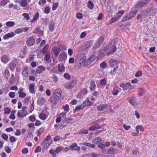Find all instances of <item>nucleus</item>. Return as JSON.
<instances>
[{"label": "nucleus", "instance_id": "obj_9", "mask_svg": "<svg viewBox=\"0 0 157 157\" xmlns=\"http://www.w3.org/2000/svg\"><path fill=\"white\" fill-rule=\"evenodd\" d=\"M67 54L66 52H62L59 54L58 59L59 61L63 62L67 58Z\"/></svg>", "mask_w": 157, "mask_h": 157}, {"label": "nucleus", "instance_id": "obj_43", "mask_svg": "<svg viewBox=\"0 0 157 157\" xmlns=\"http://www.w3.org/2000/svg\"><path fill=\"white\" fill-rule=\"evenodd\" d=\"M39 117L41 120H45L47 118V117L46 114L44 113H41L39 115Z\"/></svg>", "mask_w": 157, "mask_h": 157}, {"label": "nucleus", "instance_id": "obj_14", "mask_svg": "<svg viewBox=\"0 0 157 157\" xmlns=\"http://www.w3.org/2000/svg\"><path fill=\"white\" fill-rule=\"evenodd\" d=\"M31 67H25L22 72V74L24 76H28L29 73L28 72L31 69Z\"/></svg>", "mask_w": 157, "mask_h": 157}, {"label": "nucleus", "instance_id": "obj_5", "mask_svg": "<svg viewBox=\"0 0 157 157\" xmlns=\"http://www.w3.org/2000/svg\"><path fill=\"white\" fill-rule=\"evenodd\" d=\"M147 10L149 16H151L157 13V8L153 6L148 8Z\"/></svg>", "mask_w": 157, "mask_h": 157}, {"label": "nucleus", "instance_id": "obj_44", "mask_svg": "<svg viewBox=\"0 0 157 157\" xmlns=\"http://www.w3.org/2000/svg\"><path fill=\"white\" fill-rule=\"evenodd\" d=\"M82 145H84L86 146L90 147L92 148H94L95 147V145L94 144H91L89 143H83L81 144Z\"/></svg>", "mask_w": 157, "mask_h": 157}, {"label": "nucleus", "instance_id": "obj_30", "mask_svg": "<svg viewBox=\"0 0 157 157\" xmlns=\"http://www.w3.org/2000/svg\"><path fill=\"white\" fill-rule=\"evenodd\" d=\"M53 52L55 56L56 57H57L60 52V50L59 48L56 47H55L53 50Z\"/></svg>", "mask_w": 157, "mask_h": 157}, {"label": "nucleus", "instance_id": "obj_36", "mask_svg": "<svg viewBox=\"0 0 157 157\" xmlns=\"http://www.w3.org/2000/svg\"><path fill=\"white\" fill-rule=\"evenodd\" d=\"M130 19H131V18L130 17L128 13H127L124 17L123 18L121 21V22H124Z\"/></svg>", "mask_w": 157, "mask_h": 157}, {"label": "nucleus", "instance_id": "obj_53", "mask_svg": "<svg viewBox=\"0 0 157 157\" xmlns=\"http://www.w3.org/2000/svg\"><path fill=\"white\" fill-rule=\"evenodd\" d=\"M10 1L9 0H3L1 1L0 5L1 6H4L6 5L7 3L9 2Z\"/></svg>", "mask_w": 157, "mask_h": 157}, {"label": "nucleus", "instance_id": "obj_37", "mask_svg": "<svg viewBox=\"0 0 157 157\" xmlns=\"http://www.w3.org/2000/svg\"><path fill=\"white\" fill-rule=\"evenodd\" d=\"M87 6L89 9L92 10L94 6V4L92 2L89 1L88 2Z\"/></svg>", "mask_w": 157, "mask_h": 157}, {"label": "nucleus", "instance_id": "obj_35", "mask_svg": "<svg viewBox=\"0 0 157 157\" xmlns=\"http://www.w3.org/2000/svg\"><path fill=\"white\" fill-rule=\"evenodd\" d=\"M58 69L59 72L63 71L65 70V67L63 64H59L58 66Z\"/></svg>", "mask_w": 157, "mask_h": 157}, {"label": "nucleus", "instance_id": "obj_16", "mask_svg": "<svg viewBox=\"0 0 157 157\" xmlns=\"http://www.w3.org/2000/svg\"><path fill=\"white\" fill-rule=\"evenodd\" d=\"M110 49L107 53V55L113 54L115 53L117 50V47L116 45L111 44L110 46Z\"/></svg>", "mask_w": 157, "mask_h": 157}, {"label": "nucleus", "instance_id": "obj_17", "mask_svg": "<svg viewBox=\"0 0 157 157\" xmlns=\"http://www.w3.org/2000/svg\"><path fill=\"white\" fill-rule=\"evenodd\" d=\"M108 107V105L107 104H103L98 106L97 109L98 111L104 110Z\"/></svg>", "mask_w": 157, "mask_h": 157}, {"label": "nucleus", "instance_id": "obj_25", "mask_svg": "<svg viewBox=\"0 0 157 157\" xmlns=\"http://www.w3.org/2000/svg\"><path fill=\"white\" fill-rule=\"evenodd\" d=\"M15 35V33L13 32H10L5 34L3 38L4 40H6L10 38L13 37Z\"/></svg>", "mask_w": 157, "mask_h": 157}, {"label": "nucleus", "instance_id": "obj_45", "mask_svg": "<svg viewBox=\"0 0 157 157\" xmlns=\"http://www.w3.org/2000/svg\"><path fill=\"white\" fill-rule=\"evenodd\" d=\"M48 47H49V46L47 44L45 45L44 46V47L42 51V53L44 55L45 54V53H46V52L48 49Z\"/></svg>", "mask_w": 157, "mask_h": 157}, {"label": "nucleus", "instance_id": "obj_13", "mask_svg": "<svg viewBox=\"0 0 157 157\" xmlns=\"http://www.w3.org/2000/svg\"><path fill=\"white\" fill-rule=\"evenodd\" d=\"M62 91L60 89H56L55 91L54 94L53 96L56 98H58L61 99V98ZM62 99L63 98H62Z\"/></svg>", "mask_w": 157, "mask_h": 157}, {"label": "nucleus", "instance_id": "obj_32", "mask_svg": "<svg viewBox=\"0 0 157 157\" xmlns=\"http://www.w3.org/2000/svg\"><path fill=\"white\" fill-rule=\"evenodd\" d=\"M23 111H21V110H19L17 113V117H19L22 118L25 117L26 116V114H23Z\"/></svg>", "mask_w": 157, "mask_h": 157}, {"label": "nucleus", "instance_id": "obj_63", "mask_svg": "<svg viewBox=\"0 0 157 157\" xmlns=\"http://www.w3.org/2000/svg\"><path fill=\"white\" fill-rule=\"evenodd\" d=\"M4 76L5 78H8L10 75V74L9 71L8 70H6L4 72Z\"/></svg>", "mask_w": 157, "mask_h": 157}, {"label": "nucleus", "instance_id": "obj_51", "mask_svg": "<svg viewBox=\"0 0 157 157\" xmlns=\"http://www.w3.org/2000/svg\"><path fill=\"white\" fill-rule=\"evenodd\" d=\"M107 63L103 61L101 63L100 65V67L102 69H105L107 67Z\"/></svg>", "mask_w": 157, "mask_h": 157}, {"label": "nucleus", "instance_id": "obj_42", "mask_svg": "<svg viewBox=\"0 0 157 157\" xmlns=\"http://www.w3.org/2000/svg\"><path fill=\"white\" fill-rule=\"evenodd\" d=\"M16 64L14 62H11L10 64L9 68L10 70L13 71L15 67Z\"/></svg>", "mask_w": 157, "mask_h": 157}, {"label": "nucleus", "instance_id": "obj_29", "mask_svg": "<svg viewBox=\"0 0 157 157\" xmlns=\"http://www.w3.org/2000/svg\"><path fill=\"white\" fill-rule=\"evenodd\" d=\"M97 124V125H93L90 127L89 128V130L92 131L101 128V127L100 125H98V124Z\"/></svg>", "mask_w": 157, "mask_h": 157}, {"label": "nucleus", "instance_id": "obj_10", "mask_svg": "<svg viewBox=\"0 0 157 157\" xmlns=\"http://www.w3.org/2000/svg\"><path fill=\"white\" fill-rule=\"evenodd\" d=\"M120 86L123 88V90H126L129 88L131 86V83L130 82H128L126 83H122L120 85Z\"/></svg>", "mask_w": 157, "mask_h": 157}, {"label": "nucleus", "instance_id": "obj_58", "mask_svg": "<svg viewBox=\"0 0 157 157\" xmlns=\"http://www.w3.org/2000/svg\"><path fill=\"white\" fill-rule=\"evenodd\" d=\"M59 3H54L53 4L52 7V10L53 11L57 9Z\"/></svg>", "mask_w": 157, "mask_h": 157}, {"label": "nucleus", "instance_id": "obj_47", "mask_svg": "<svg viewBox=\"0 0 157 157\" xmlns=\"http://www.w3.org/2000/svg\"><path fill=\"white\" fill-rule=\"evenodd\" d=\"M49 153L50 154L52 155V157H56V153L55 152V150L54 151V149H52L50 150Z\"/></svg>", "mask_w": 157, "mask_h": 157}, {"label": "nucleus", "instance_id": "obj_8", "mask_svg": "<svg viewBox=\"0 0 157 157\" xmlns=\"http://www.w3.org/2000/svg\"><path fill=\"white\" fill-rule=\"evenodd\" d=\"M35 43V39L33 36H31L29 37L27 39L26 42V44L29 47L33 46L34 44Z\"/></svg>", "mask_w": 157, "mask_h": 157}, {"label": "nucleus", "instance_id": "obj_39", "mask_svg": "<svg viewBox=\"0 0 157 157\" xmlns=\"http://www.w3.org/2000/svg\"><path fill=\"white\" fill-rule=\"evenodd\" d=\"M44 102V99L43 98H39L37 100V103L38 104L42 105Z\"/></svg>", "mask_w": 157, "mask_h": 157}, {"label": "nucleus", "instance_id": "obj_23", "mask_svg": "<svg viewBox=\"0 0 157 157\" xmlns=\"http://www.w3.org/2000/svg\"><path fill=\"white\" fill-rule=\"evenodd\" d=\"M120 18V16H117L112 18L109 21L108 25H111L113 23L117 21Z\"/></svg>", "mask_w": 157, "mask_h": 157}, {"label": "nucleus", "instance_id": "obj_26", "mask_svg": "<svg viewBox=\"0 0 157 157\" xmlns=\"http://www.w3.org/2000/svg\"><path fill=\"white\" fill-rule=\"evenodd\" d=\"M116 151V150L113 147H111L107 150V153L108 154H114L117 153V151Z\"/></svg>", "mask_w": 157, "mask_h": 157}, {"label": "nucleus", "instance_id": "obj_64", "mask_svg": "<svg viewBox=\"0 0 157 157\" xmlns=\"http://www.w3.org/2000/svg\"><path fill=\"white\" fill-rule=\"evenodd\" d=\"M64 77L67 80H69L71 78V77L70 75L67 73H65L64 74Z\"/></svg>", "mask_w": 157, "mask_h": 157}, {"label": "nucleus", "instance_id": "obj_3", "mask_svg": "<svg viewBox=\"0 0 157 157\" xmlns=\"http://www.w3.org/2000/svg\"><path fill=\"white\" fill-rule=\"evenodd\" d=\"M77 83V81L75 80H72L67 82L65 84L64 87L66 89L70 90L74 88Z\"/></svg>", "mask_w": 157, "mask_h": 157}, {"label": "nucleus", "instance_id": "obj_52", "mask_svg": "<svg viewBox=\"0 0 157 157\" xmlns=\"http://www.w3.org/2000/svg\"><path fill=\"white\" fill-rule=\"evenodd\" d=\"M6 25L9 27H13L14 26L15 23L14 22L9 21L6 23Z\"/></svg>", "mask_w": 157, "mask_h": 157}, {"label": "nucleus", "instance_id": "obj_57", "mask_svg": "<svg viewBox=\"0 0 157 157\" xmlns=\"http://www.w3.org/2000/svg\"><path fill=\"white\" fill-rule=\"evenodd\" d=\"M10 109L8 107L5 108L4 113L5 114H9L10 113Z\"/></svg>", "mask_w": 157, "mask_h": 157}, {"label": "nucleus", "instance_id": "obj_62", "mask_svg": "<svg viewBox=\"0 0 157 157\" xmlns=\"http://www.w3.org/2000/svg\"><path fill=\"white\" fill-rule=\"evenodd\" d=\"M22 16L25 18L27 20H28L30 19L29 15L28 13H24L22 14Z\"/></svg>", "mask_w": 157, "mask_h": 157}, {"label": "nucleus", "instance_id": "obj_18", "mask_svg": "<svg viewBox=\"0 0 157 157\" xmlns=\"http://www.w3.org/2000/svg\"><path fill=\"white\" fill-rule=\"evenodd\" d=\"M33 33L35 34H38L40 35L38 36H44V32L43 30H42L39 27H37L36 29V31H33Z\"/></svg>", "mask_w": 157, "mask_h": 157}, {"label": "nucleus", "instance_id": "obj_56", "mask_svg": "<svg viewBox=\"0 0 157 157\" xmlns=\"http://www.w3.org/2000/svg\"><path fill=\"white\" fill-rule=\"evenodd\" d=\"M118 40V39L117 38H115L112 40L110 42H109V43L111 45H115L117 42V41Z\"/></svg>", "mask_w": 157, "mask_h": 157}, {"label": "nucleus", "instance_id": "obj_46", "mask_svg": "<svg viewBox=\"0 0 157 157\" xmlns=\"http://www.w3.org/2000/svg\"><path fill=\"white\" fill-rule=\"evenodd\" d=\"M139 95L142 96L144 95L146 92L145 89L144 88H140L139 90Z\"/></svg>", "mask_w": 157, "mask_h": 157}, {"label": "nucleus", "instance_id": "obj_12", "mask_svg": "<svg viewBox=\"0 0 157 157\" xmlns=\"http://www.w3.org/2000/svg\"><path fill=\"white\" fill-rule=\"evenodd\" d=\"M96 59V56L94 55H93L91 56L88 58L84 62V63L87 65H90L91 63L93 62Z\"/></svg>", "mask_w": 157, "mask_h": 157}, {"label": "nucleus", "instance_id": "obj_28", "mask_svg": "<svg viewBox=\"0 0 157 157\" xmlns=\"http://www.w3.org/2000/svg\"><path fill=\"white\" fill-rule=\"evenodd\" d=\"M35 84L32 83L30 84L29 86V90L30 93L32 94H35V90L34 89Z\"/></svg>", "mask_w": 157, "mask_h": 157}, {"label": "nucleus", "instance_id": "obj_22", "mask_svg": "<svg viewBox=\"0 0 157 157\" xmlns=\"http://www.w3.org/2000/svg\"><path fill=\"white\" fill-rule=\"evenodd\" d=\"M52 142V140H50L48 141L43 146L42 149V151L44 152L47 149V148H48L51 144Z\"/></svg>", "mask_w": 157, "mask_h": 157}, {"label": "nucleus", "instance_id": "obj_6", "mask_svg": "<svg viewBox=\"0 0 157 157\" xmlns=\"http://www.w3.org/2000/svg\"><path fill=\"white\" fill-rule=\"evenodd\" d=\"M60 100L58 98H56L52 96L50 99V101L52 104V107L55 108L56 107V105H58V103Z\"/></svg>", "mask_w": 157, "mask_h": 157}, {"label": "nucleus", "instance_id": "obj_60", "mask_svg": "<svg viewBox=\"0 0 157 157\" xmlns=\"http://www.w3.org/2000/svg\"><path fill=\"white\" fill-rule=\"evenodd\" d=\"M62 108L66 112V113L68 112L69 106L68 104H66L65 106H63Z\"/></svg>", "mask_w": 157, "mask_h": 157}, {"label": "nucleus", "instance_id": "obj_19", "mask_svg": "<svg viewBox=\"0 0 157 157\" xmlns=\"http://www.w3.org/2000/svg\"><path fill=\"white\" fill-rule=\"evenodd\" d=\"M94 42L93 40H90L85 42L84 44L85 48H89L92 46Z\"/></svg>", "mask_w": 157, "mask_h": 157}, {"label": "nucleus", "instance_id": "obj_59", "mask_svg": "<svg viewBox=\"0 0 157 157\" xmlns=\"http://www.w3.org/2000/svg\"><path fill=\"white\" fill-rule=\"evenodd\" d=\"M29 119L31 122H34L36 120L35 117L33 115L30 116L29 117Z\"/></svg>", "mask_w": 157, "mask_h": 157}, {"label": "nucleus", "instance_id": "obj_55", "mask_svg": "<svg viewBox=\"0 0 157 157\" xmlns=\"http://www.w3.org/2000/svg\"><path fill=\"white\" fill-rule=\"evenodd\" d=\"M77 147V144L75 143H74L70 146V148L73 150L75 151V147Z\"/></svg>", "mask_w": 157, "mask_h": 157}, {"label": "nucleus", "instance_id": "obj_41", "mask_svg": "<svg viewBox=\"0 0 157 157\" xmlns=\"http://www.w3.org/2000/svg\"><path fill=\"white\" fill-rule=\"evenodd\" d=\"M50 54L49 52H47L46 53H45V55L44 56V59L45 60L47 61H48L50 58Z\"/></svg>", "mask_w": 157, "mask_h": 157}, {"label": "nucleus", "instance_id": "obj_20", "mask_svg": "<svg viewBox=\"0 0 157 157\" xmlns=\"http://www.w3.org/2000/svg\"><path fill=\"white\" fill-rule=\"evenodd\" d=\"M2 62L4 63H6L9 61V56L7 55H4L2 56L1 58Z\"/></svg>", "mask_w": 157, "mask_h": 157}, {"label": "nucleus", "instance_id": "obj_49", "mask_svg": "<svg viewBox=\"0 0 157 157\" xmlns=\"http://www.w3.org/2000/svg\"><path fill=\"white\" fill-rule=\"evenodd\" d=\"M107 83V80L105 78H102L100 81V84L102 86H105Z\"/></svg>", "mask_w": 157, "mask_h": 157}, {"label": "nucleus", "instance_id": "obj_50", "mask_svg": "<svg viewBox=\"0 0 157 157\" xmlns=\"http://www.w3.org/2000/svg\"><path fill=\"white\" fill-rule=\"evenodd\" d=\"M111 45L109 44V43H108L104 48H103V51L104 52H106L107 50H108V49H109L110 48V46Z\"/></svg>", "mask_w": 157, "mask_h": 157}, {"label": "nucleus", "instance_id": "obj_40", "mask_svg": "<svg viewBox=\"0 0 157 157\" xmlns=\"http://www.w3.org/2000/svg\"><path fill=\"white\" fill-rule=\"evenodd\" d=\"M98 147L99 148H101L102 151H105V145L101 142L98 144Z\"/></svg>", "mask_w": 157, "mask_h": 157}, {"label": "nucleus", "instance_id": "obj_15", "mask_svg": "<svg viewBox=\"0 0 157 157\" xmlns=\"http://www.w3.org/2000/svg\"><path fill=\"white\" fill-rule=\"evenodd\" d=\"M138 10L134 8H132L130 11L128 13L130 17L132 18L137 13Z\"/></svg>", "mask_w": 157, "mask_h": 157}, {"label": "nucleus", "instance_id": "obj_38", "mask_svg": "<svg viewBox=\"0 0 157 157\" xmlns=\"http://www.w3.org/2000/svg\"><path fill=\"white\" fill-rule=\"evenodd\" d=\"M20 6L24 7H26L28 5V2L26 0H21Z\"/></svg>", "mask_w": 157, "mask_h": 157}, {"label": "nucleus", "instance_id": "obj_2", "mask_svg": "<svg viewBox=\"0 0 157 157\" xmlns=\"http://www.w3.org/2000/svg\"><path fill=\"white\" fill-rule=\"evenodd\" d=\"M127 100L133 106H136L138 104L137 98L134 96L128 97Z\"/></svg>", "mask_w": 157, "mask_h": 157}, {"label": "nucleus", "instance_id": "obj_27", "mask_svg": "<svg viewBox=\"0 0 157 157\" xmlns=\"http://www.w3.org/2000/svg\"><path fill=\"white\" fill-rule=\"evenodd\" d=\"M54 22L53 19L52 20L50 21L49 26V29L51 32H52L55 30L54 28Z\"/></svg>", "mask_w": 157, "mask_h": 157}, {"label": "nucleus", "instance_id": "obj_11", "mask_svg": "<svg viewBox=\"0 0 157 157\" xmlns=\"http://www.w3.org/2000/svg\"><path fill=\"white\" fill-rule=\"evenodd\" d=\"M109 63L111 67H113L119 64V62L117 60L112 59L109 61Z\"/></svg>", "mask_w": 157, "mask_h": 157}, {"label": "nucleus", "instance_id": "obj_21", "mask_svg": "<svg viewBox=\"0 0 157 157\" xmlns=\"http://www.w3.org/2000/svg\"><path fill=\"white\" fill-rule=\"evenodd\" d=\"M89 87L90 90L91 91H94L95 90L96 85L94 81L92 79L90 82Z\"/></svg>", "mask_w": 157, "mask_h": 157}, {"label": "nucleus", "instance_id": "obj_4", "mask_svg": "<svg viewBox=\"0 0 157 157\" xmlns=\"http://www.w3.org/2000/svg\"><path fill=\"white\" fill-rule=\"evenodd\" d=\"M151 0H140V2L136 3L135 6L136 8H139L147 5Z\"/></svg>", "mask_w": 157, "mask_h": 157}, {"label": "nucleus", "instance_id": "obj_34", "mask_svg": "<svg viewBox=\"0 0 157 157\" xmlns=\"http://www.w3.org/2000/svg\"><path fill=\"white\" fill-rule=\"evenodd\" d=\"M65 122H66V120L64 118H63L62 121L59 125V128L60 129H62L66 126V125L64 124Z\"/></svg>", "mask_w": 157, "mask_h": 157}, {"label": "nucleus", "instance_id": "obj_54", "mask_svg": "<svg viewBox=\"0 0 157 157\" xmlns=\"http://www.w3.org/2000/svg\"><path fill=\"white\" fill-rule=\"evenodd\" d=\"M63 149V147L61 146H60L57 147L55 149V152L56 153H58L62 151Z\"/></svg>", "mask_w": 157, "mask_h": 157}, {"label": "nucleus", "instance_id": "obj_48", "mask_svg": "<svg viewBox=\"0 0 157 157\" xmlns=\"http://www.w3.org/2000/svg\"><path fill=\"white\" fill-rule=\"evenodd\" d=\"M86 100L87 102V105H88V106H92L93 105V103L90 101L89 97H87Z\"/></svg>", "mask_w": 157, "mask_h": 157}, {"label": "nucleus", "instance_id": "obj_7", "mask_svg": "<svg viewBox=\"0 0 157 157\" xmlns=\"http://www.w3.org/2000/svg\"><path fill=\"white\" fill-rule=\"evenodd\" d=\"M147 10L142 11L138 15L137 19H144L147 17L148 15Z\"/></svg>", "mask_w": 157, "mask_h": 157}, {"label": "nucleus", "instance_id": "obj_31", "mask_svg": "<svg viewBox=\"0 0 157 157\" xmlns=\"http://www.w3.org/2000/svg\"><path fill=\"white\" fill-rule=\"evenodd\" d=\"M120 89L118 86L114 87L112 91L113 94L114 95H117L119 92L118 89Z\"/></svg>", "mask_w": 157, "mask_h": 157}, {"label": "nucleus", "instance_id": "obj_24", "mask_svg": "<svg viewBox=\"0 0 157 157\" xmlns=\"http://www.w3.org/2000/svg\"><path fill=\"white\" fill-rule=\"evenodd\" d=\"M101 141V138L98 137L93 139L92 141V143L96 144H98Z\"/></svg>", "mask_w": 157, "mask_h": 157}, {"label": "nucleus", "instance_id": "obj_1", "mask_svg": "<svg viewBox=\"0 0 157 157\" xmlns=\"http://www.w3.org/2000/svg\"><path fill=\"white\" fill-rule=\"evenodd\" d=\"M104 39V36H101L100 37L93 46V49L96 50L102 44Z\"/></svg>", "mask_w": 157, "mask_h": 157}, {"label": "nucleus", "instance_id": "obj_61", "mask_svg": "<svg viewBox=\"0 0 157 157\" xmlns=\"http://www.w3.org/2000/svg\"><path fill=\"white\" fill-rule=\"evenodd\" d=\"M142 75V72L141 71H139L136 72L135 76L136 77H139Z\"/></svg>", "mask_w": 157, "mask_h": 157}, {"label": "nucleus", "instance_id": "obj_33", "mask_svg": "<svg viewBox=\"0 0 157 157\" xmlns=\"http://www.w3.org/2000/svg\"><path fill=\"white\" fill-rule=\"evenodd\" d=\"M39 16V14L38 12H37L34 15V16L33 17V18L32 19L30 20V22L31 23H34L35 21L37 20Z\"/></svg>", "mask_w": 157, "mask_h": 157}]
</instances>
